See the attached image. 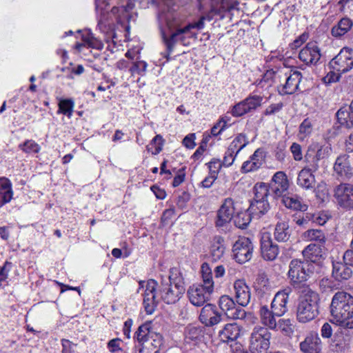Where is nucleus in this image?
Instances as JSON below:
<instances>
[{"label":"nucleus","mask_w":353,"mask_h":353,"mask_svg":"<svg viewBox=\"0 0 353 353\" xmlns=\"http://www.w3.org/2000/svg\"><path fill=\"white\" fill-rule=\"evenodd\" d=\"M271 334L267 327L256 326L250 336V350L252 353H262L270 347Z\"/></svg>","instance_id":"0eeeda50"},{"label":"nucleus","mask_w":353,"mask_h":353,"mask_svg":"<svg viewBox=\"0 0 353 353\" xmlns=\"http://www.w3.org/2000/svg\"><path fill=\"white\" fill-rule=\"evenodd\" d=\"M293 157L296 161H301L303 159L301 147L296 143H293L290 147Z\"/></svg>","instance_id":"bf43d9fd"},{"label":"nucleus","mask_w":353,"mask_h":353,"mask_svg":"<svg viewBox=\"0 0 353 353\" xmlns=\"http://www.w3.org/2000/svg\"><path fill=\"white\" fill-rule=\"evenodd\" d=\"M341 74L332 70L324 77V79L327 83L336 82L339 80Z\"/></svg>","instance_id":"69168bd1"},{"label":"nucleus","mask_w":353,"mask_h":353,"mask_svg":"<svg viewBox=\"0 0 353 353\" xmlns=\"http://www.w3.org/2000/svg\"><path fill=\"white\" fill-rule=\"evenodd\" d=\"M157 303L156 294H151V296L147 294L144 296L143 304L148 314H152L154 312Z\"/></svg>","instance_id":"ea45409f"},{"label":"nucleus","mask_w":353,"mask_h":353,"mask_svg":"<svg viewBox=\"0 0 353 353\" xmlns=\"http://www.w3.org/2000/svg\"><path fill=\"white\" fill-rule=\"evenodd\" d=\"M270 196L274 199L282 197L289 188V181L285 172L279 171L272 178L270 183L267 184Z\"/></svg>","instance_id":"9b49d317"},{"label":"nucleus","mask_w":353,"mask_h":353,"mask_svg":"<svg viewBox=\"0 0 353 353\" xmlns=\"http://www.w3.org/2000/svg\"><path fill=\"white\" fill-rule=\"evenodd\" d=\"M162 339L163 337L160 334L153 332L150 334V336L145 345L152 347L153 350L158 349L159 350V347L162 344Z\"/></svg>","instance_id":"79ce46f5"},{"label":"nucleus","mask_w":353,"mask_h":353,"mask_svg":"<svg viewBox=\"0 0 353 353\" xmlns=\"http://www.w3.org/2000/svg\"><path fill=\"white\" fill-rule=\"evenodd\" d=\"M223 242V238L220 236L214 238V242L211 247V256L213 261L220 260L223 256L225 252Z\"/></svg>","instance_id":"2f4dec72"},{"label":"nucleus","mask_w":353,"mask_h":353,"mask_svg":"<svg viewBox=\"0 0 353 353\" xmlns=\"http://www.w3.org/2000/svg\"><path fill=\"white\" fill-rule=\"evenodd\" d=\"M203 279V284L202 288L206 290L210 294H212L214 290V282L212 281V275H205Z\"/></svg>","instance_id":"864d4df0"},{"label":"nucleus","mask_w":353,"mask_h":353,"mask_svg":"<svg viewBox=\"0 0 353 353\" xmlns=\"http://www.w3.org/2000/svg\"><path fill=\"white\" fill-rule=\"evenodd\" d=\"M289 300V292L286 290L276 292L271 303V309L274 310V314L282 316L288 311L287 303Z\"/></svg>","instance_id":"412c9836"},{"label":"nucleus","mask_w":353,"mask_h":353,"mask_svg":"<svg viewBox=\"0 0 353 353\" xmlns=\"http://www.w3.org/2000/svg\"><path fill=\"white\" fill-rule=\"evenodd\" d=\"M352 21L347 18H342L332 28V34L335 37H339L345 34L352 27Z\"/></svg>","instance_id":"7c9ffc66"},{"label":"nucleus","mask_w":353,"mask_h":353,"mask_svg":"<svg viewBox=\"0 0 353 353\" xmlns=\"http://www.w3.org/2000/svg\"><path fill=\"white\" fill-rule=\"evenodd\" d=\"M147 65L146 62L143 61H137L133 63L130 70L132 74H143L146 71Z\"/></svg>","instance_id":"3c124183"},{"label":"nucleus","mask_w":353,"mask_h":353,"mask_svg":"<svg viewBox=\"0 0 353 353\" xmlns=\"http://www.w3.org/2000/svg\"><path fill=\"white\" fill-rule=\"evenodd\" d=\"M234 145H230L229 148H228L227 151L225 153L223 160L221 163L223 164V165L225 167H229V166L232 165V163H234L235 157L236 156V152L234 151V148H233Z\"/></svg>","instance_id":"c03bdc74"},{"label":"nucleus","mask_w":353,"mask_h":353,"mask_svg":"<svg viewBox=\"0 0 353 353\" xmlns=\"http://www.w3.org/2000/svg\"><path fill=\"white\" fill-rule=\"evenodd\" d=\"M315 177L312 172L306 169H302L297 177V185L305 190H314L315 188Z\"/></svg>","instance_id":"bb28decb"},{"label":"nucleus","mask_w":353,"mask_h":353,"mask_svg":"<svg viewBox=\"0 0 353 353\" xmlns=\"http://www.w3.org/2000/svg\"><path fill=\"white\" fill-rule=\"evenodd\" d=\"M248 112L244 100L235 105L232 110V114L234 117H241Z\"/></svg>","instance_id":"8fccbe9b"},{"label":"nucleus","mask_w":353,"mask_h":353,"mask_svg":"<svg viewBox=\"0 0 353 353\" xmlns=\"http://www.w3.org/2000/svg\"><path fill=\"white\" fill-rule=\"evenodd\" d=\"M185 340L186 343H198L204 336V328L201 326L193 325H188L184 332Z\"/></svg>","instance_id":"cd10ccee"},{"label":"nucleus","mask_w":353,"mask_h":353,"mask_svg":"<svg viewBox=\"0 0 353 353\" xmlns=\"http://www.w3.org/2000/svg\"><path fill=\"white\" fill-rule=\"evenodd\" d=\"M305 161L307 163L306 166L303 169H306L311 172H315L319 168V159L316 158L314 155V148L310 147L305 155Z\"/></svg>","instance_id":"473e14b6"},{"label":"nucleus","mask_w":353,"mask_h":353,"mask_svg":"<svg viewBox=\"0 0 353 353\" xmlns=\"http://www.w3.org/2000/svg\"><path fill=\"white\" fill-rule=\"evenodd\" d=\"M334 171L343 180H350L353 176L352 160L347 154L338 157L334 165Z\"/></svg>","instance_id":"f8f14e48"},{"label":"nucleus","mask_w":353,"mask_h":353,"mask_svg":"<svg viewBox=\"0 0 353 353\" xmlns=\"http://www.w3.org/2000/svg\"><path fill=\"white\" fill-rule=\"evenodd\" d=\"M190 199V194L186 192H183L181 195L178 196L176 205L178 206L179 208L183 210L184 208H185L187 203L189 201Z\"/></svg>","instance_id":"13d9d810"},{"label":"nucleus","mask_w":353,"mask_h":353,"mask_svg":"<svg viewBox=\"0 0 353 353\" xmlns=\"http://www.w3.org/2000/svg\"><path fill=\"white\" fill-rule=\"evenodd\" d=\"M12 196V191L11 189L0 191V207L3 204L9 202Z\"/></svg>","instance_id":"680f3d73"},{"label":"nucleus","mask_w":353,"mask_h":353,"mask_svg":"<svg viewBox=\"0 0 353 353\" xmlns=\"http://www.w3.org/2000/svg\"><path fill=\"white\" fill-rule=\"evenodd\" d=\"M312 265L308 262L293 259L289 265L288 277L291 285L295 289L303 291L305 288H310L307 281L312 274L310 269Z\"/></svg>","instance_id":"7ed1b4c3"},{"label":"nucleus","mask_w":353,"mask_h":353,"mask_svg":"<svg viewBox=\"0 0 353 353\" xmlns=\"http://www.w3.org/2000/svg\"><path fill=\"white\" fill-rule=\"evenodd\" d=\"M73 107L74 103L70 99L62 100L59 103V112L69 117L72 115Z\"/></svg>","instance_id":"a19ab883"},{"label":"nucleus","mask_w":353,"mask_h":353,"mask_svg":"<svg viewBox=\"0 0 353 353\" xmlns=\"http://www.w3.org/2000/svg\"><path fill=\"white\" fill-rule=\"evenodd\" d=\"M320 49L316 41H311L299 52V59L307 65L316 64L321 58Z\"/></svg>","instance_id":"dca6fc26"},{"label":"nucleus","mask_w":353,"mask_h":353,"mask_svg":"<svg viewBox=\"0 0 353 353\" xmlns=\"http://www.w3.org/2000/svg\"><path fill=\"white\" fill-rule=\"evenodd\" d=\"M185 176V168H182L178 170L177 174L174 176L172 181V185L174 187H177L181 185L184 181Z\"/></svg>","instance_id":"052dcab7"},{"label":"nucleus","mask_w":353,"mask_h":353,"mask_svg":"<svg viewBox=\"0 0 353 353\" xmlns=\"http://www.w3.org/2000/svg\"><path fill=\"white\" fill-rule=\"evenodd\" d=\"M152 332L150 330V323H144L140 325L135 332V338L141 345H145Z\"/></svg>","instance_id":"f704fd0d"},{"label":"nucleus","mask_w":353,"mask_h":353,"mask_svg":"<svg viewBox=\"0 0 353 353\" xmlns=\"http://www.w3.org/2000/svg\"><path fill=\"white\" fill-rule=\"evenodd\" d=\"M261 165L262 162H255L248 160L243 163L241 170L243 173H247L258 170Z\"/></svg>","instance_id":"49530a36"},{"label":"nucleus","mask_w":353,"mask_h":353,"mask_svg":"<svg viewBox=\"0 0 353 353\" xmlns=\"http://www.w3.org/2000/svg\"><path fill=\"white\" fill-rule=\"evenodd\" d=\"M303 236L305 240L316 241L321 244H324L325 242V234L321 230H307L303 233Z\"/></svg>","instance_id":"e433bc0d"},{"label":"nucleus","mask_w":353,"mask_h":353,"mask_svg":"<svg viewBox=\"0 0 353 353\" xmlns=\"http://www.w3.org/2000/svg\"><path fill=\"white\" fill-rule=\"evenodd\" d=\"M338 123L341 127L350 129L353 127V101L351 102L349 109L340 108L336 113Z\"/></svg>","instance_id":"393cba45"},{"label":"nucleus","mask_w":353,"mask_h":353,"mask_svg":"<svg viewBox=\"0 0 353 353\" xmlns=\"http://www.w3.org/2000/svg\"><path fill=\"white\" fill-rule=\"evenodd\" d=\"M156 288H157V282L154 280L150 279V280L148 281L147 285H146V289H145V293H144V296L147 295V294L150 295V296H151V294H155Z\"/></svg>","instance_id":"0e129e2a"},{"label":"nucleus","mask_w":353,"mask_h":353,"mask_svg":"<svg viewBox=\"0 0 353 353\" xmlns=\"http://www.w3.org/2000/svg\"><path fill=\"white\" fill-rule=\"evenodd\" d=\"M349 346V340L345 339L342 334H336L334 339L330 344V348L332 351L335 352H343Z\"/></svg>","instance_id":"72a5a7b5"},{"label":"nucleus","mask_w":353,"mask_h":353,"mask_svg":"<svg viewBox=\"0 0 353 353\" xmlns=\"http://www.w3.org/2000/svg\"><path fill=\"white\" fill-rule=\"evenodd\" d=\"M262 100L263 98L261 97L254 95L248 97L244 100V101L246 104L247 110H248V111L250 112L252 110H255L257 107L260 106Z\"/></svg>","instance_id":"37998d69"},{"label":"nucleus","mask_w":353,"mask_h":353,"mask_svg":"<svg viewBox=\"0 0 353 353\" xmlns=\"http://www.w3.org/2000/svg\"><path fill=\"white\" fill-rule=\"evenodd\" d=\"M303 353H319L321 350V341L316 332H310L300 343Z\"/></svg>","instance_id":"6ab92c4d"},{"label":"nucleus","mask_w":353,"mask_h":353,"mask_svg":"<svg viewBox=\"0 0 353 353\" xmlns=\"http://www.w3.org/2000/svg\"><path fill=\"white\" fill-rule=\"evenodd\" d=\"M319 294L311 288L300 291L296 308V318L301 323H307L319 314Z\"/></svg>","instance_id":"f03ea898"},{"label":"nucleus","mask_w":353,"mask_h":353,"mask_svg":"<svg viewBox=\"0 0 353 353\" xmlns=\"http://www.w3.org/2000/svg\"><path fill=\"white\" fill-rule=\"evenodd\" d=\"M259 312L263 325L271 330L276 329L277 325L276 318L281 317L280 315L274 314V310L271 307L269 308L267 305H261Z\"/></svg>","instance_id":"4be33fe9"},{"label":"nucleus","mask_w":353,"mask_h":353,"mask_svg":"<svg viewBox=\"0 0 353 353\" xmlns=\"http://www.w3.org/2000/svg\"><path fill=\"white\" fill-rule=\"evenodd\" d=\"M335 203L345 210H353V184L341 182L333 188Z\"/></svg>","instance_id":"423d86ee"},{"label":"nucleus","mask_w":353,"mask_h":353,"mask_svg":"<svg viewBox=\"0 0 353 353\" xmlns=\"http://www.w3.org/2000/svg\"><path fill=\"white\" fill-rule=\"evenodd\" d=\"M330 68L339 73H345L353 68V50L343 48L329 63Z\"/></svg>","instance_id":"6e6552de"},{"label":"nucleus","mask_w":353,"mask_h":353,"mask_svg":"<svg viewBox=\"0 0 353 353\" xmlns=\"http://www.w3.org/2000/svg\"><path fill=\"white\" fill-rule=\"evenodd\" d=\"M219 305L228 319H243L246 316L245 310L241 305H236L234 300L228 295H223L219 298Z\"/></svg>","instance_id":"9d476101"},{"label":"nucleus","mask_w":353,"mask_h":353,"mask_svg":"<svg viewBox=\"0 0 353 353\" xmlns=\"http://www.w3.org/2000/svg\"><path fill=\"white\" fill-rule=\"evenodd\" d=\"M226 123L227 121L223 118L220 119L219 121L212 127L211 134L213 136H216L221 134V132L226 128Z\"/></svg>","instance_id":"4d7b16f0"},{"label":"nucleus","mask_w":353,"mask_h":353,"mask_svg":"<svg viewBox=\"0 0 353 353\" xmlns=\"http://www.w3.org/2000/svg\"><path fill=\"white\" fill-rule=\"evenodd\" d=\"M190 303L197 307L203 305L210 299V294L202 285H193L189 288L187 292Z\"/></svg>","instance_id":"a211bd4d"},{"label":"nucleus","mask_w":353,"mask_h":353,"mask_svg":"<svg viewBox=\"0 0 353 353\" xmlns=\"http://www.w3.org/2000/svg\"><path fill=\"white\" fill-rule=\"evenodd\" d=\"M199 319L205 326L212 327L221 321L222 314L215 305L208 303L201 309Z\"/></svg>","instance_id":"ddd939ff"},{"label":"nucleus","mask_w":353,"mask_h":353,"mask_svg":"<svg viewBox=\"0 0 353 353\" xmlns=\"http://www.w3.org/2000/svg\"><path fill=\"white\" fill-rule=\"evenodd\" d=\"M185 291L183 279L181 276H176V274L174 276L173 272H171L168 281H163L159 287L161 299L167 304L175 303Z\"/></svg>","instance_id":"20e7f679"},{"label":"nucleus","mask_w":353,"mask_h":353,"mask_svg":"<svg viewBox=\"0 0 353 353\" xmlns=\"http://www.w3.org/2000/svg\"><path fill=\"white\" fill-rule=\"evenodd\" d=\"M283 105L282 103L272 104L267 108V109L265 111V115L274 114L276 112H279L282 109Z\"/></svg>","instance_id":"e2e57ef3"},{"label":"nucleus","mask_w":353,"mask_h":353,"mask_svg":"<svg viewBox=\"0 0 353 353\" xmlns=\"http://www.w3.org/2000/svg\"><path fill=\"white\" fill-rule=\"evenodd\" d=\"M204 21L205 17H201L197 22L190 23L183 28L184 29L186 33L190 32V31L193 28H196L198 30L203 29L204 27Z\"/></svg>","instance_id":"5fc2aeb1"},{"label":"nucleus","mask_w":353,"mask_h":353,"mask_svg":"<svg viewBox=\"0 0 353 353\" xmlns=\"http://www.w3.org/2000/svg\"><path fill=\"white\" fill-rule=\"evenodd\" d=\"M332 152V148L330 145L321 146L317 151L314 150V155L317 159L321 160L327 158Z\"/></svg>","instance_id":"09e8293b"},{"label":"nucleus","mask_w":353,"mask_h":353,"mask_svg":"<svg viewBox=\"0 0 353 353\" xmlns=\"http://www.w3.org/2000/svg\"><path fill=\"white\" fill-rule=\"evenodd\" d=\"M234 290L236 303L241 307H245L248 305L251 299V292L249 286L244 280H236L234 283Z\"/></svg>","instance_id":"f3484780"},{"label":"nucleus","mask_w":353,"mask_h":353,"mask_svg":"<svg viewBox=\"0 0 353 353\" xmlns=\"http://www.w3.org/2000/svg\"><path fill=\"white\" fill-rule=\"evenodd\" d=\"M324 244L320 243H312L309 244L302 252L303 257L311 262H316L324 254Z\"/></svg>","instance_id":"5701e85b"},{"label":"nucleus","mask_w":353,"mask_h":353,"mask_svg":"<svg viewBox=\"0 0 353 353\" xmlns=\"http://www.w3.org/2000/svg\"><path fill=\"white\" fill-rule=\"evenodd\" d=\"M321 334L323 338H330L332 335V329L331 325L328 323H325L321 327Z\"/></svg>","instance_id":"338daca9"},{"label":"nucleus","mask_w":353,"mask_h":353,"mask_svg":"<svg viewBox=\"0 0 353 353\" xmlns=\"http://www.w3.org/2000/svg\"><path fill=\"white\" fill-rule=\"evenodd\" d=\"M252 214L248 212H239L236 216L234 217V225L241 229L247 228L251 221Z\"/></svg>","instance_id":"58836bf2"},{"label":"nucleus","mask_w":353,"mask_h":353,"mask_svg":"<svg viewBox=\"0 0 353 353\" xmlns=\"http://www.w3.org/2000/svg\"><path fill=\"white\" fill-rule=\"evenodd\" d=\"M165 20L170 31L176 30L181 27V20L176 12H168L165 14Z\"/></svg>","instance_id":"4c0bfd02"},{"label":"nucleus","mask_w":353,"mask_h":353,"mask_svg":"<svg viewBox=\"0 0 353 353\" xmlns=\"http://www.w3.org/2000/svg\"><path fill=\"white\" fill-rule=\"evenodd\" d=\"M279 245L273 241L269 233H264L261 239V253L265 261H274L279 253Z\"/></svg>","instance_id":"2eb2a0df"},{"label":"nucleus","mask_w":353,"mask_h":353,"mask_svg":"<svg viewBox=\"0 0 353 353\" xmlns=\"http://www.w3.org/2000/svg\"><path fill=\"white\" fill-rule=\"evenodd\" d=\"M253 250L254 245L249 238L239 237L232 247L234 259L239 263H244L252 259Z\"/></svg>","instance_id":"1a4fd4ad"},{"label":"nucleus","mask_w":353,"mask_h":353,"mask_svg":"<svg viewBox=\"0 0 353 353\" xmlns=\"http://www.w3.org/2000/svg\"><path fill=\"white\" fill-rule=\"evenodd\" d=\"M19 147L26 152H37L39 150V145L32 141H27Z\"/></svg>","instance_id":"603ef678"},{"label":"nucleus","mask_w":353,"mask_h":353,"mask_svg":"<svg viewBox=\"0 0 353 353\" xmlns=\"http://www.w3.org/2000/svg\"><path fill=\"white\" fill-rule=\"evenodd\" d=\"M83 40L90 48L97 50H101L103 48V43L91 35L83 36Z\"/></svg>","instance_id":"de8ad7c7"},{"label":"nucleus","mask_w":353,"mask_h":353,"mask_svg":"<svg viewBox=\"0 0 353 353\" xmlns=\"http://www.w3.org/2000/svg\"><path fill=\"white\" fill-rule=\"evenodd\" d=\"M254 197L251 201L248 211L252 214V216L261 217L266 214L270 209L268 197L270 196L267 183H257L254 187Z\"/></svg>","instance_id":"39448f33"},{"label":"nucleus","mask_w":353,"mask_h":353,"mask_svg":"<svg viewBox=\"0 0 353 353\" xmlns=\"http://www.w3.org/2000/svg\"><path fill=\"white\" fill-rule=\"evenodd\" d=\"M352 276V270L345 261H333L332 276L337 281L348 280Z\"/></svg>","instance_id":"aec40b11"},{"label":"nucleus","mask_w":353,"mask_h":353,"mask_svg":"<svg viewBox=\"0 0 353 353\" xmlns=\"http://www.w3.org/2000/svg\"><path fill=\"white\" fill-rule=\"evenodd\" d=\"M241 333L240 327L236 323L226 324L219 332V338L221 341L225 343L235 341Z\"/></svg>","instance_id":"a878e982"},{"label":"nucleus","mask_w":353,"mask_h":353,"mask_svg":"<svg viewBox=\"0 0 353 353\" xmlns=\"http://www.w3.org/2000/svg\"><path fill=\"white\" fill-rule=\"evenodd\" d=\"M248 141H246V137L245 135L240 134H239L234 141L231 143L230 145H234L233 146L234 151L238 148L236 151V155L248 144Z\"/></svg>","instance_id":"a18cd8bd"},{"label":"nucleus","mask_w":353,"mask_h":353,"mask_svg":"<svg viewBox=\"0 0 353 353\" xmlns=\"http://www.w3.org/2000/svg\"><path fill=\"white\" fill-rule=\"evenodd\" d=\"M222 166L223 165L220 162L219 159H212L208 163V168L210 170V174H215V176H217L218 172Z\"/></svg>","instance_id":"6e6d98bb"},{"label":"nucleus","mask_w":353,"mask_h":353,"mask_svg":"<svg viewBox=\"0 0 353 353\" xmlns=\"http://www.w3.org/2000/svg\"><path fill=\"white\" fill-rule=\"evenodd\" d=\"M330 310L336 324L345 330L353 329V296L344 291L337 292L332 299Z\"/></svg>","instance_id":"f257e3e1"},{"label":"nucleus","mask_w":353,"mask_h":353,"mask_svg":"<svg viewBox=\"0 0 353 353\" xmlns=\"http://www.w3.org/2000/svg\"><path fill=\"white\" fill-rule=\"evenodd\" d=\"M343 260L350 266L353 267V248H350L344 252Z\"/></svg>","instance_id":"774afa93"},{"label":"nucleus","mask_w":353,"mask_h":353,"mask_svg":"<svg viewBox=\"0 0 353 353\" xmlns=\"http://www.w3.org/2000/svg\"><path fill=\"white\" fill-rule=\"evenodd\" d=\"M302 74L301 72L295 70L286 79L285 83L279 90L281 94H292L294 93L301 81Z\"/></svg>","instance_id":"b1692460"},{"label":"nucleus","mask_w":353,"mask_h":353,"mask_svg":"<svg viewBox=\"0 0 353 353\" xmlns=\"http://www.w3.org/2000/svg\"><path fill=\"white\" fill-rule=\"evenodd\" d=\"M291 233L288 223L278 222L275 225L274 236L279 242H286L290 237Z\"/></svg>","instance_id":"c756f323"},{"label":"nucleus","mask_w":353,"mask_h":353,"mask_svg":"<svg viewBox=\"0 0 353 353\" xmlns=\"http://www.w3.org/2000/svg\"><path fill=\"white\" fill-rule=\"evenodd\" d=\"M234 202L233 199L232 198L225 199L217 211L216 226L220 228L230 223L234 217Z\"/></svg>","instance_id":"4468645a"},{"label":"nucleus","mask_w":353,"mask_h":353,"mask_svg":"<svg viewBox=\"0 0 353 353\" xmlns=\"http://www.w3.org/2000/svg\"><path fill=\"white\" fill-rule=\"evenodd\" d=\"M171 34L167 37L165 33L162 34L163 41L166 46L168 54L173 51L176 43L179 41V36L186 34L183 28H177L176 30L170 31Z\"/></svg>","instance_id":"c85d7f7f"},{"label":"nucleus","mask_w":353,"mask_h":353,"mask_svg":"<svg viewBox=\"0 0 353 353\" xmlns=\"http://www.w3.org/2000/svg\"><path fill=\"white\" fill-rule=\"evenodd\" d=\"M282 203L288 208L296 210L305 211L307 210V205L301 204V201L294 197L287 196L285 194L282 196Z\"/></svg>","instance_id":"c9c22d12"}]
</instances>
